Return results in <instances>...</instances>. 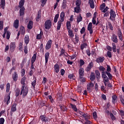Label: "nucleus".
Instances as JSON below:
<instances>
[{
    "label": "nucleus",
    "instance_id": "7c9ffc66",
    "mask_svg": "<svg viewBox=\"0 0 124 124\" xmlns=\"http://www.w3.org/2000/svg\"><path fill=\"white\" fill-rule=\"evenodd\" d=\"M89 3L90 5L91 8H94V2H93V0H89Z\"/></svg>",
    "mask_w": 124,
    "mask_h": 124
},
{
    "label": "nucleus",
    "instance_id": "5fc2aeb1",
    "mask_svg": "<svg viewBox=\"0 0 124 124\" xmlns=\"http://www.w3.org/2000/svg\"><path fill=\"white\" fill-rule=\"evenodd\" d=\"M105 72H111V67L109 65H107V71Z\"/></svg>",
    "mask_w": 124,
    "mask_h": 124
},
{
    "label": "nucleus",
    "instance_id": "774afa93",
    "mask_svg": "<svg viewBox=\"0 0 124 124\" xmlns=\"http://www.w3.org/2000/svg\"><path fill=\"white\" fill-rule=\"evenodd\" d=\"M24 53L25 54H28V46H24Z\"/></svg>",
    "mask_w": 124,
    "mask_h": 124
},
{
    "label": "nucleus",
    "instance_id": "3c124183",
    "mask_svg": "<svg viewBox=\"0 0 124 124\" xmlns=\"http://www.w3.org/2000/svg\"><path fill=\"white\" fill-rule=\"evenodd\" d=\"M110 117L112 121H115L116 120V117H115V115H114L113 113H110Z\"/></svg>",
    "mask_w": 124,
    "mask_h": 124
},
{
    "label": "nucleus",
    "instance_id": "8fccbe9b",
    "mask_svg": "<svg viewBox=\"0 0 124 124\" xmlns=\"http://www.w3.org/2000/svg\"><path fill=\"white\" fill-rule=\"evenodd\" d=\"M11 35V32H10L9 31H7L6 33V39H9V38H10Z\"/></svg>",
    "mask_w": 124,
    "mask_h": 124
},
{
    "label": "nucleus",
    "instance_id": "bf43d9fd",
    "mask_svg": "<svg viewBox=\"0 0 124 124\" xmlns=\"http://www.w3.org/2000/svg\"><path fill=\"white\" fill-rule=\"evenodd\" d=\"M105 6H106L105 3H103L102 4L100 5L101 10H103L104 8H105Z\"/></svg>",
    "mask_w": 124,
    "mask_h": 124
},
{
    "label": "nucleus",
    "instance_id": "a211bd4d",
    "mask_svg": "<svg viewBox=\"0 0 124 124\" xmlns=\"http://www.w3.org/2000/svg\"><path fill=\"white\" fill-rule=\"evenodd\" d=\"M27 79V78L26 77H23L20 81V83L21 84V85H22V87H26V79Z\"/></svg>",
    "mask_w": 124,
    "mask_h": 124
},
{
    "label": "nucleus",
    "instance_id": "5701e85b",
    "mask_svg": "<svg viewBox=\"0 0 124 124\" xmlns=\"http://www.w3.org/2000/svg\"><path fill=\"white\" fill-rule=\"evenodd\" d=\"M42 36H43V31H41L39 34H37L36 39L40 40V39H42Z\"/></svg>",
    "mask_w": 124,
    "mask_h": 124
},
{
    "label": "nucleus",
    "instance_id": "0eeeda50",
    "mask_svg": "<svg viewBox=\"0 0 124 124\" xmlns=\"http://www.w3.org/2000/svg\"><path fill=\"white\" fill-rule=\"evenodd\" d=\"M109 13L110 14V16L109 17L110 20H111V21H114V19H113V18H116V13L115 12V11H114V10L111 9Z\"/></svg>",
    "mask_w": 124,
    "mask_h": 124
},
{
    "label": "nucleus",
    "instance_id": "f03ea898",
    "mask_svg": "<svg viewBox=\"0 0 124 124\" xmlns=\"http://www.w3.org/2000/svg\"><path fill=\"white\" fill-rule=\"evenodd\" d=\"M65 16V15H64V12H62L60 14V20H59L57 23V31H60L61 30L62 24V22L64 21Z\"/></svg>",
    "mask_w": 124,
    "mask_h": 124
},
{
    "label": "nucleus",
    "instance_id": "a878e982",
    "mask_svg": "<svg viewBox=\"0 0 124 124\" xmlns=\"http://www.w3.org/2000/svg\"><path fill=\"white\" fill-rule=\"evenodd\" d=\"M90 80H91L92 82L93 81H94L95 80V75L94 74V73L92 72L90 76Z\"/></svg>",
    "mask_w": 124,
    "mask_h": 124
},
{
    "label": "nucleus",
    "instance_id": "20e7f679",
    "mask_svg": "<svg viewBox=\"0 0 124 124\" xmlns=\"http://www.w3.org/2000/svg\"><path fill=\"white\" fill-rule=\"evenodd\" d=\"M44 25L46 30H50L52 27V21L50 19H47L45 21Z\"/></svg>",
    "mask_w": 124,
    "mask_h": 124
},
{
    "label": "nucleus",
    "instance_id": "72a5a7b5",
    "mask_svg": "<svg viewBox=\"0 0 124 124\" xmlns=\"http://www.w3.org/2000/svg\"><path fill=\"white\" fill-rule=\"evenodd\" d=\"M17 107V104H14L11 108V111L12 112H15L16 110H17V108H16Z\"/></svg>",
    "mask_w": 124,
    "mask_h": 124
},
{
    "label": "nucleus",
    "instance_id": "338daca9",
    "mask_svg": "<svg viewBox=\"0 0 124 124\" xmlns=\"http://www.w3.org/2000/svg\"><path fill=\"white\" fill-rule=\"evenodd\" d=\"M4 122H5L4 118H0V124H4Z\"/></svg>",
    "mask_w": 124,
    "mask_h": 124
},
{
    "label": "nucleus",
    "instance_id": "09e8293b",
    "mask_svg": "<svg viewBox=\"0 0 124 124\" xmlns=\"http://www.w3.org/2000/svg\"><path fill=\"white\" fill-rule=\"evenodd\" d=\"M9 90H10V83H8L6 85V92L8 93L9 92Z\"/></svg>",
    "mask_w": 124,
    "mask_h": 124
},
{
    "label": "nucleus",
    "instance_id": "a19ab883",
    "mask_svg": "<svg viewBox=\"0 0 124 124\" xmlns=\"http://www.w3.org/2000/svg\"><path fill=\"white\" fill-rule=\"evenodd\" d=\"M59 16H60V15H59V14H57L55 16V17L54 19V23H57V22H58V19H59Z\"/></svg>",
    "mask_w": 124,
    "mask_h": 124
},
{
    "label": "nucleus",
    "instance_id": "4468645a",
    "mask_svg": "<svg viewBox=\"0 0 124 124\" xmlns=\"http://www.w3.org/2000/svg\"><path fill=\"white\" fill-rule=\"evenodd\" d=\"M41 19V10H40L38 11L37 16L36 17V22H39V19Z\"/></svg>",
    "mask_w": 124,
    "mask_h": 124
},
{
    "label": "nucleus",
    "instance_id": "39448f33",
    "mask_svg": "<svg viewBox=\"0 0 124 124\" xmlns=\"http://www.w3.org/2000/svg\"><path fill=\"white\" fill-rule=\"evenodd\" d=\"M40 119L43 123H47V122H50V119L45 115H42L40 116Z\"/></svg>",
    "mask_w": 124,
    "mask_h": 124
},
{
    "label": "nucleus",
    "instance_id": "ea45409f",
    "mask_svg": "<svg viewBox=\"0 0 124 124\" xmlns=\"http://www.w3.org/2000/svg\"><path fill=\"white\" fill-rule=\"evenodd\" d=\"M64 53H65V50L63 48H61L59 57L62 56V55H64V56H66L65 54H64Z\"/></svg>",
    "mask_w": 124,
    "mask_h": 124
},
{
    "label": "nucleus",
    "instance_id": "6e6d98bb",
    "mask_svg": "<svg viewBox=\"0 0 124 124\" xmlns=\"http://www.w3.org/2000/svg\"><path fill=\"white\" fill-rule=\"evenodd\" d=\"M31 85L34 88V89L35 88V86L36 85V78H35V79L32 81L31 83Z\"/></svg>",
    "mask_w": 124,
    "mask_h": 124
},
{
    "label": "nucleus",
    "instance_id": "864d4df0",
    "mask_svg": "<svg viewBox=\"0 0 124 124\" xmlns=\"http://www.w3.org/2000/svg\"><path fill=\"white\" fill-rule=\"evenodd\" d=\"M60 109H61L63 112H65V111H67V108H66L65 106H61Z\"/></svg>",
    "mask_w": 124,
    "mask_h": 124
},
{
    "label": "nucleus",
    "instance_id": "7ed1b4c3",
    "mask_svg": "<svg viewBox=\"0 0 124 124\" xmlns=\"http://www.w3.org/2000/svg\"><path fill=\"white\" fill-rule=\"evenodd\" d=\"M28 93H29V88L26 86H22L20 95L22 94V97H25V96L27 95Z\"/></svg>",
    "mask_w": 124,
    "mask_h": 124
},
{
    "label": "nucleus",
    "instance_id": "c756f323",
    "mask_svg": "<svg viewBox=\"0 0 124 124\" xmlns=\"http://www.w3.org/2000/svg\"><path fill=\"white\" fill-rule=\"evenodd\" d=\"M88 47V44L87 43H83L81 44L80 46L81 50L83 51L85 48H87Z\"/></svg>",
    "mask_w": 124,
    "mask_h": 124
},
{
    "label": "nucleus",
    "instance_id": "f8f14e48",
    "mask_svg": "<svg viewBox=\"0 0 124 124\" xmlns=\"http://www.w3.org/2000/svg\"><path fill=\"white\" fill-rule=\"evenodd\" d=\"M82 117H83V118H84L86 122H89V123H90V122L89 121V120H90L91 119L90 115L88 114V113H84L82 114Z\"/></svg>",
    "mask_w": 124,
    "mask_h": 124
},
{
    "label": "nucleus",
    "instance_id": "2f4dec72",
    "mask_svg": "<svg viewBox=\"0 0 124 124\" xmlns=\"http://www.w3.org/2000/svg\"><path fill=\"white\" fill-rule=\"evenodd\" d=\"M5 6V0H1L0 7L1 8L4 9V7Z\"/></svg>",
    "mask_w": 124,
    "mask_h": 124
},
{
    "label": "nucleus",
    "instance_id": "4d7b16f0",
    "mask_svg": "<svg viewBox=\"0 0 124 124\" xmlns=\"http://www.w3.org/2000/svg\"><path fill=\"white\" fill-rule=\"evenodd\" d=\"M117 35L118 37H121L123 36V33H122L121 30L118 31V32H117Z\"/></svg>",
    "mask_w": 124,
    "mask_h": 124
},
{
    "label": "nucleus",
    "instance_id": "79ce46f5",
    "mask_svg": "<svg viewBox=\"0 0 124 124\" xmlns=\"http://www.w3.org/2000/svg\"><path fill=\"white\" fill-rule=\"evenodd\" d=\"M98 68L99 70H100V71H102V72H105V70H106V69L103 66H100Z\"/></svg>",
    "mask_w": 124,
    "mask_h": 124
},
{
    "label": "nucleus",
    "instance_id": "c9c22d12",
    "mask_svg": "<svg viewBox=\"0 0 124 124\" xmlns=\"http://www.w3.org/2000/svg\"><path fill=\"white\" fill-rule=\"evenodd\" d=\"M81 11V8L80 7L77 6L74 8V12L75 13H79Z\"/></svg>",
    "mask_w": 124,
    "mask_h": 124
},
{
    "label": "nucleus",
    "instance_id": "13d9d810",
    "mask_svg": "<svg viewBox=\"0 0 124 124\" xmlns=\"http://www.w3.org/2000/svg\"><path fill=\"white\" fill-rule=\"evenodd\" d=\"M88 67L92 69V68L93 67V62H91L90 63H89Z\"/></svg>",
    "mask_w": 124,
    "mask_h": 124
},
{
    "label": "nucleus",
    "instance_id": "4c0bfd02",
    "mask_svg": "<svg viewBox=\"0 0 124 124\" xmlns=\"http://www.w3.org/2000/svg\"><path fill=\"white\" fill-rule=\"evenodd\" d=\"M67 30H70L71 29V23L70 21H67L66 22Z\"/></svg>",
    "mask_w": 124,
    "mask_h": 124
},
{
    "label": "nucleus",
    "instance_id": "680f3d73",
    "mask_svg": "<svg viewBox=\"0 0 124 124\" xmlns=\"http://www.w3.org/2000/svg\"><path fill=\"white\" fill-rule=\"evenodd\" d=\"M41 6L43 7V6H44L45 4H46V2H47V0H41Z\"/></svg>",
    "mask_w": 124,
    "mask_h": 124
},
{
    "label": "nucleus",
    "instance_id": "423d86ee",
    "mask_svg": "<svg viewBox=\"0 0 124 124\" xmlns=\"http://www.w3.org/2000/svg\"><path fill=\"white\" fill-rule=\"evenodd\" d=\"M52 43H53V41L52 40H49L46 44L45 49L46 50H50L51 47H52Z\"/></svg>",
    "mask_w": 124,
    "mask_h": 124
},
{
    "label": "nucleus",
    "instance_id": "0e129e2a",
    "mask_svg": "<svg viewBox=\"0 0 124 124\" xmlns=\"http://www.w3.org/2000/svg\"><path fill=\"white\" fill-rule=\"evenodd\" d=\"M107 77V76L106 75V72H102V78L104 79Z\"/></svg>",
    "mask_w": 124,
    "mask_h": 124
},
{
    "label": "nucleus",
    "instance_id": "b1692460",
    "mask_svg": "<svg viewBox=\"0 0 124 124\" xmlns=\"http://www.w3.org/2000/svg\"><path fill=\"white\" fill-rule=\"evenodd\" d=\"M14 27L15 29H18L19 28V20L16 19L14 21Z\"/></svg>",
    "mask_w": 124,
    "mask_h": 124
},
{
    "label": "nucleus",
    "instance_id": "de8ad7c7",
    "mask_svg": "<svg viewBox=\"0 0 124 124\" xmlns=\"http://www.w3.org/2000/svg\"><path fill=\"white\" fill-rule=\"evenodd\" d=\"M76 5L78 7H80V5H81V0H77L76 1Z\"/></svg>",
    "mask_w": 124,
    "mask_h": 124
},
{
    "label": "nucleus",
    "instance_id": "dca6fc26",
    "mask_svg": "<svg viewBox=\"0 0 124 124\" xmlns=\"http://www.w3.org/2000/svg\"><path fill=\"white\" fill-rule=\"evenodd\" d=\"M95 74L96 75V78L97 81H99V79L101 78L100 73L99 71L96 70L95 71Z\"/></svg>",
    "mask_w": 124,
    "mask_h": 124
},
{
    "label": "nucleus",
    "instance_id": "c03bdc74",
    "mask_svg": "<svg viewBox=\"0 0 124 124\" xmlns=\"http://www.w3.org/2000/svg\"><path fill=\"white\" fill-rule=\"evenodd\" d=\"M79 77V81L82 82V83H85L86 82V78L83 77Z\"/></svg>",
    "mask_w": 124,
    "mask_h": 124
},
{
    "label": "nucleus",
    "instance_id": "6e6552de",
    "mask_svg": "<svg viewBox=\"0 0 124 124\" xmlns=\"http://www.w3.org/2000/svg\"><path fill=\"white\" fill-rule=\"evenodd\" d=\"M104 60H105L104 57H99L96 59V62L97 63H101L104 62Z\"/></svg>",
    "mask_w": 124,
    "mask_h": 124
},
{
    "label": "nucleus",
    "instance_id": "412c9836",
    "mask_svg": "<svg viewBox=\"0 0 124 124\" xmlns=\"http://www.w3.org/2000/svg\"><path fill=\"white\" fill-rule=\"evenodd\" d=\"M24 42L26 45H28V43L30 42V37L29 36V35H26L25 36Z\"/></svg>",
    "mask_w": 124,
    "mask_h": 124
},
{
    "label": "nucleus",
    "instance_id": "2eb2a0df",
    "mask_svg": "<svg viewBox=\"0 0 124 124\" xmlns=\"http://www.w3.org/2000/svg\"><path fill=\"white\" fill-rule=\"evenodd\" d=\"M85 72L84 71V68H81L78 70V75L79 77H84V73Z\"/></svg>",
    "mask_w": 124,
    "mask_h": 124
},
{
    "label": "nucleus",
    "instance_id": "bb28decb",
    "mask_svg": "<svg viewBox=\"0 0 124 124\" xmlns=\"http://www.w3.org/2000/svg\"><path fill=\"white\" fill-rule=\"evenodd\" d=\"M15 96H16V97H18V96H19V95L21 94L20 89L19 88H16V89L15 91Z\"/></svg>",
    "mask_w": 124,
    "mask_h": 124
},
{
    "label": "nucleus",
    "instance_id": "603ef678",
    "mask_svg": "<svg viewBox=\"0 0 124 124\" xmlns=\"http://www.w3.org/2000/svg\"><path fill=\"white\" fill-rule=\"evenodd\" d=\"M86 31V28L83 27L80 30V34H83Z\"/></svg>",
    "mask_w": 124,
    "mask_h": 124
},
{
    "label": "nucleus",
    "instance_id": "ddd939ff",
    "mask_svg": "<svg viewBox=\"0 0 124 124\" xmlns=\"http://www.w3.org/2000/svg\"><path fill=\"white\" fill-rule=\"evenodd\" d=\"M49 57H50V53L46 52L45 54V63H47L49 62Z\"/></svg>",
    "mask_w": 124,
    "mask_h": 124
},
{
    "label": "nucleus",
    "instance_id": "69168bd1",
    "mask_svg": "<svg viewBox=\"0 0 124 124\" xmlns=\"http://www.w3.org/2000/svg\"><path fill=\"white\" fill-rule=\"evenodd\" d=\"M85 64V62L82 59L80 60V66H83Z\"/></svg>",
    "mask_w": 124,
    "mask_h": 124
},
{
    "label": "nucleus",
    "instance_id": "e2e57ef3",
    "mask_svg": "<svg viewBox=\"0 0 124 124\" xmlns=\"http://www.w3.org/2000/svg\"><path fill=\"white\" fill-rule=\"evenodd\" d=\"M108 26L109 30H110V31H113V25H112V23H111V22H108Z\"/></svg>",
    "mask_w": 124,
    "mask_h": 124
},
{
    "label": "nucleus",
    "instance_id": "aec40b11",
    "mask_svg": "<svg viewBox=\"0 0 124 124\" xmlns=\"http://www.w3.org/2000/svg\"><path fill=\"white\" fill-rule=\"evenodd\" d=\"M54 70L56 73H59L60 72V65L59 64H55L54 65Z\"/></svg>",
    "mask_w": 124,
    "mask_h": 124
},
{
    "label": "nucleus",
    "instance_id": "1a4fd4ad",
    "mask_svg": "<svg viewBox=\"0 0 124 124\" xmlns=\"http://www.w3.org/2000/svg\"><path fill=\"white\" fill-rule=\"evenodd\" d=\"M25 7H23L22 8H20L19 10V16L20 17H24V15H25Z\"/></svg>",
    "mask_w": 124,
    "mask_h": 124
},
{
    "label": "nucleus",
    "instance_id": "9b49d317",
    "mask_svg": "<svg viewBox=\"0 0 124 124\" xmlns=\"http://www.w3.org/2000/svg\"><path fill=\"white\" fill-rule=\"evenodd\" d=\"M12 78L14 82H17V80H18V74H17V72L14 73L12 75Z\"/></svg>",
    "mask_w": 124,
    "mask_h": 124
},
{
    "label": "nucleus",
    "instance_id": "4be33fe9",
    "mask_svg": "<svg viewBox=\"0 0 124 124\" xmlns=\"http://www.w3.org/2000/svg\"><path fill=\"white\" fill-rule=\"evenodd\" d=\"M4 101L6 102L7 105H8L10 103V95H8L6 98L4 99Z\"/></svg>",
    "mask_w": 124,
    "mask_h": 124
},
{
    "label": "nucleus",
    "instance_id": "c85d7f7f",
    "mask_svg": "<svg viewBox=\"0 0 124 124\" xmlns=\"http://www.w3.org/2000/svg\"><path fill=\"white\" fill-rule=\"evenodd\" d=\"M67 3V1H66V0H63L62 3V9H65V8H66V6H67V5H66Z\"/></svg>",
    "mask_w": 124,
    "mask_h": 124
},
{
    "label": "nucleus",
    "instance_id": "6ab92c4d",
    "mask_svg": "<svg viewBox=\"0 0 124 124\" xmlns=\"http://www.w3.org/2000/svg\"><path fill=\"white\" fill-rule=\"evenodd\" d=\"M33 26V22L31 20L30 21L27 25V28L28 30H31V29H32Z\"/></svg>",
    "mask_w": 124,
    "mask_h": 124
},
{
    "label": "nucleus",
    "instance_id": "49530a36",
    "mask_svg": "<svg viewBox=\"0 0 124 124\" xmlns=\"http://www.w3.org/2000/svg\"><path fill=\"white\" fill-rule=\"evenodd\" d=\"M87 30L89 31L90 34H93V28H87Z\"/></svg>",
    "mask_w": 124,
    "mask_h": 124
},
{
    "label": "nucleus",
    "instance_id": "58836bf2",
    "mask_svg": "<svg viewBox=\"0 0 124 124\" xmlns=\"http://www.w3.org/2000/svg\"><path fill=\"white\" fill-rule=\"evenodd\" d=\"M106 73L107 75H108V79H109V80H112L113 79V76L112 75V74H111V73H110V72H106Z\"/></svg>",
    "mask_w": 124,
    "mask_h": 124
},
{
    "label": "nucleus",
    "instance_id": "052dcab7",
    "mask_svg": "<svg viewBox=\"0 0 124 124\" xmlns=\"http://www.w3.org/2000/svg\"><path fill=\"white\" fill-rule=\"evenodd\" d=\"M67 48L69 49V50H71V51L73 50V45L72 44H70L67 46Z\"/></svg>",
    "mask_w": 124,
    "mask_h": 124
},
{
    "label": "nucleus",
    "instance_id": "f3484780",
    "mask_svg": "<svg viewBox=\"0 0 124 124\" xmlns=\"http://www.w3.org/2000/svg\"><path fill=\"white\" fill-rule=\"evenodd\" d=\"M118 101V96L116 94H114L112 96V102L113 104H115L116 102Z\"/></svg>",
    "mask_w": 124,
    "mask_h": 124
},
{
    "label": "nucleus",
    "instance_id": "a18cd8bd",
    "mask_svg": "<svg viewBox=\"0 0 124 124\" xmlns=\"http://www.w3.org/2000/svg\"><path fill=\"white\" fill-rule=\"evenodd\" d=\"M25 73H26V70H25V69H22L21 70V77H24V76H25Z\"/></svg>",
    "mask_w": 124,
    "mask_h": 124
},
{
    "label": "nucleus",
    "instance_id": "37998d69",
    "mask_svg": "<svg viewBox=\"0 0 124 124\" xmlns=\"http://www.w3.org/2000/svg\"><path fill=\"white\" fill-rule=\"evenodd\" d=\"M20 31L21 32V34H25V27H24V26H21L20 27Z\"/></svg>",
    "mask_w": 124,
    "mask_h": 124
},
{
    "label": "nucleus",
    "instance_id": "f257e3e1",
    "mask_svg": "<svg viewBox=\"0 0 124 124\" xmlns=\"http://www.w3.org/2000/svg\"><path fill=\"white\" fill-rule=\"evenodd\" d=\"M111 40L112 41H113V42H114L111 44L113 52V53H116V52H117V46H116V44L115 43H118V42H119L118 37L115 34H112L111 37Z\"/></svg>",
    "mask_w": 124,
    "mask_h": 124
},
{
    "label": "nucleus",
    "instance_id": "f704fd0d",
    "mask_svg": "<svg viewBox=\"0 0 124 124\" xmlns=\"http://www.w3.org/2000/svg\"><path fill=\"white\" fill-rule=\"evenodd\" d=\"M68 32L70 37H74V34H73V31L72 30H70V29L68 30Z\"/></svg>",
    "mask_w": 124,
    "mask_h": 124
},
{
    "label": "nucleus",
    "instance_id": "cd10ccee",
    "mask_svg": "<svg viewBox=\"0 0 124 124\" xmlns=\"http://www.w3.org/2000/svg\"><path fill=\"white\" fill-rule=\"evenodd\" d=\"M25 4V0H20L19 2V5L18 6V7H19V8H22V7H24V5Z\"/></svg>",
    "mask_w": 124,
    "mask_h": 124
},
{
    "label": "nucleus",
    "instance_id": "9d476101",
    "mask_svg": "<svg viewBox=\"0 0 124 124\" xmlns=\"http://www.w3.org/2000/svg\"><path fill=\"white\" fill-rule=\"evenodd\" d=\"M16 48V45L15 44V43L14 42H11L10 45V51H13L15 50V49Z\"/></svg>",
    "mask_w": 124,
    "mask_h": 124
},
{
    "label": "nucleus",
    "instance_id": "e433bc0d",
    "mask_svg": "<svg viewBox=\"0 0 124 124\" xmlns=\"http://www.w3.org/2000/svg\"><path fill=\"white\" fill-rule=\"evenodd\" d=\"M70 105L73 110L75 111V112H77V107H76V105H73L72 104H70Z\"/></svg>",
    "mask_w": 124,
    "mask_h": 124
},
{
    "label": "nucleus",
    "instance_id": "393cba45",
    "mask_svg": "<svg viewBox=\"0 0 124 124\" xmlns=\"http://www.w3.org/2000/svg\"><path fill=\"white\" fill-rule=\"evenodd\" d=\"M82 20H83V17H82V16L81 15V14H79V16H77V23H78V24H79V22H82Z\"/></svg>",
    "mask_w": 124,
    "mask_h": 124
},
{
    "label": "nucleus",
    "instance_id": "473e14b6",
    "mask_svg": "<svg viewBox=\"0 0 124 124\" xmlns=\"http://www.w3.org/2000/svg\"><path fill=\"white\" fill-rule=\"evenodd\" d=\"M37 55V53L33 54L31 59V62H34L35 61H36Z\"/></svg>",
    "mask_w": 124,
    "mask_h": 124
}]
</instances>
